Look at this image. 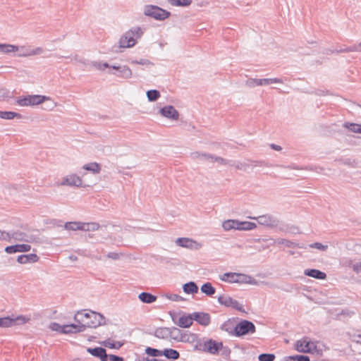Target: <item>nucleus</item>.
Wrapping results in <instances>:
<instances>
[{"label": "nucleus", "mask_w": 361, "mask_h": 361, "mask_svg": "<svg viewBox=\"0 0 361 361\" xmlns=\"http://www.w3.org/2000/svg\"><path fill=\"white\" fill-rule=\"evenodd\" d=\"M0 117L3 119H13L15 117L20 118V115L13 111H0Z\"/></svg>", "instance_id": "nucleus-33"}, {"label": "nucleus", "mask_w": 361, "mask_h": 361, "mask_svg": "<svg viewBox=\"0 0 361 361\" xmlns=\"http://www.w3.org/2000/svg\"><path fill=\"white\" fill-rule=\"evenodd\" d=\"M234 331L236 336H242L255 332V326L252 322L243 320L235 326Z\"/></svg>", "instance_id": "nucleus-7"}, {"label": "nucleus", "mask_w": 361, "mask_h": 361, "mask_svg": "<svg viewBox=\"0 0 361 361\" xmlns=\"http://www.w3.org/2000/svg\"><path fill=\"white\" fill-rule=\"evenodd\" d=\"M31 250V246L27 244H18L14 245L7 246L5 248L6 252L8 254H13L16 252H25Z\"/></svg>", "instance_id": "nucleus-14"}, {"label": "nucleus", "mask_w": 361, "mask_h": 361, "mask_svg": "<svg viewBox=\"0 0 361 361\" xmlns=\"http://www.w3.org/2000/svg\"><path fill=\"white\" fill-rule=\"evenodd\" d=\"M176 243L180 247L192 250H198L202 246L200 243L188 238H179L176 239Z\"/></svg>", "instance_id": "nucleus-10"}, {"label": "nucleus", "mask_w": 361, "mask_h": 361, "mask_svg": "<svg viewBox=\"0 0 361 361\" xmlns=\"http://www.w3.org/2000/svg\"><path fill=\"white\" fill-rule=\"evenodd\" d=\"M360 47H361V43L360 44Z\"/></svg>", "instance_id": "nucleus-55"}, {"label": "nucleus", "mask_w": 361, "mask_h": 361, "mask_svg": "<svg viewBox=\"0 0 361 361\" xmlns=\"http://www.w3.org/2000/svg\"><path fill=\"white\" fill-rule=\"evenodd\" d=\"M9 238H10V235L8 233H6L5 231H2L0 230V239L8 240Z\"/></svg>", "instance_id": "nucleus-49"}, {"label": "nucleus", "mask_w": 361, "mask_h": 361, "mask_svg": "<svg viewBox=\"0 0 361 361\" xmlns=\"http://www.w3.org/2000/svg\"><path fill=\"white\" fill-rule=\"evenodd\" d=\"M310 247L312 248H317L322 250H325L327 248L326 245H324L320 243H315L310 245Z\"/></svg>", "instance_id": "nucleus-45"}, {"label": "nucleus", "mask_w": 361, "mask_h": 361, "mask_svg": "<svg viewBox=\"0 0 361 361\" xmlns=\"http://www.w3.org/2000/svg\"><path fill=\"white\" fill-rule=\"evenodd\" d=\"M101 343H102V345H104L105 347H108L110 348H114L116 347V343H114V342H113V341H111V339L104 341Z\"/></svg>", "instance_id": "nucleus-46"}, {"label": "nucleus", "mask_w": 361, "mask_h": 361, "mask_svg": "<svg viewBox=\"0 0 361 361\" xmlns=\"http://www.w3.org/2000/svg\"><path fill=\"white\" fill-rule=\"evenodd\" d=\"M166 298L172 301H182L184 300L180 295H165Z\"/></svg>", "instance_id": "nucleus-44"}, {"label": "nucleus", "mask_w": 361, "mask_h": 361, "mask_svg": "<svg viewBox=\"0 0 361 361\" xmlns=\"http://www.w3.org/2000/svg\"><path fill=\"white\" fill-rule=\"evenodd\" d=\"M19 49L22 51L21 53L18 54V56L20 57H27L42 53V49L40 47H37L36 49H30L23 46L19 47Z\"/></svg>", "instance_id": "nucleus-15"}, {"label": "nucleus", "mask_w": 361, "mask_h": 361, "mask_svg": "<svg viewBox=\"0 0 361 361\" xmlns=\"http://www.w3.org/2000/svg\"><path fill=\"white\" fill-rule=\"evenodd\" d=\"M238 231H251L257 228L255 223L250 221H240Z\"/></svg>", "instance_id": "nucleus-27"}, {"label": "nucleus", "mask_w": 361, "mask_h": 361, "mask_svg": "<svg viewBox=\"0 0 361 361\" xmlns=\"http://www.w3.org/2000/svg\"><path fill=\"white\" fill-rule=\"evenodd\" d=\"M63 325H60L58 323L53 322L50 324V329L55 331L61 332L63 331Z\"/></svg>", "instance_id": "nucleus-43"}, {"label": "nucleus", "mask_w": 361, "mask_h": 361, "mask_svg": "<svg viewBox=\"0 0 361 361\" xmlns=\"http://www.w3.org/2000/svg\"><path fill=\"white\" fill-rule=\"evenodd\" d=\"M87 352L90 353L92 355L99 357L101 361H106L107 355L106 353V350L102 348H87Z\"/></svg>", "instance_id": "nucleus-18"}, {"label": "nucleus", "mask_w": 361, "mask_h": 361, "mask_svg": "<svg viewBox=\"0 0 361 361\" xmlns=\"http://www.w3.org/2000/svg\"><path fill=\"white\" fill-rule=\"evenodd\" d=\"M238 225L239 221L235 219L226 220L222 223V227L225 231L238 230Z\"/></svg>", "instance_id": "nucleus-22"}, {"label": "nucleus", "mask_w": 361, "mask_h": 361, "mask_svg": "<svg viewBox=\"0 0 361 361\" xmlns=\"http://www.w3.org/2000/svg\"><path fill=\"white\" fill-rule=\"evenodd\" d=\"M197 335L192 333H184L180 334V341L182 342L193 343L197 341Z\"/></svg>", "instance_id": "nucleus-26"}, {"label": "nucleus", "mask_w": 361, "mask_h": 361, "mask_svg": "<svg viewBox=\"0 0 361 361\" xmlns=\"http://www.w3.org/2000/svg\"><path fill=\"white\" fill-rule=\"evenodd\" d=\"M275 358V355L274 354H261L259 356V360L260 361H274Z\"/></svg>", "instance_id": "nucleus-41"}, {"label": "nucleus", "mask_w": 361, "mask_h": 361, "mask_svg": "<svg viewBox=\"0 0 361 361\" xmlns=\"http://www.w3.org/2000/svg\"><path fill=\"white\" fill-rule=\"evenodd\" d=\"M12 319L11 317H7L4 318L0 319V327L6 328L12 326Z\"/></svg>", "instance_id": "nucleus-36"}, {"label": "nucleus", "mask_w": 361, "mask_h": 361, "mask_svg": "<svg viewBox=\"0 0 361 361\" xmlns=\"http://www.w3.org/2000/svg\"><path fill=\"white\" fill-rule=\"evenodd\" d=\"M222 348V343L213 341L212 339L205 341L204 343H200V349L212 354H216Z\"/></svg>", "instance_id": "nucleus-9"}, {"label": "nucleus", "mask_w": 361, "mask_h": 361, "mask_svg": "<svg viewBox=\"0 0 361 361\" xmlns=\"http://www.w3.org/2000/svg\"><path fill=\"white\" fill-rule=\"evenodd\" d=\"M305 274L308 276L313 277L315 279H324L326 276V275L324 272H322L317 269L306 270L305 271Z\"/></svg>", "instance_id": "nucleus-24"}, {"label": "nucleus", "mask_w": 361, "mask_h": 361, "mask_svg": "<svg viewBox=\"0 0 361 361\" xmlns=\"http://www.w3.org/2000/svg\"><path fill=\"white\" fill-rule=\"evenodd\" d=\"M222 281L228 283H249L251 282V277L238 273H225L221 276Z\"/></svg>", "instance_id": "nucleus-4"}, {"label": "nucleus", "mask_w": 361, "mask_h": 361, "mask_svg": "<svg viewBox=\"0 0 361 361\" xmlns=\"http://www.w3.org/2000/svg\"><path fill=\"white\" fill-rule=\"evenodd\" d=\"M250 86H262L269 85L274 83H282V80L278 78H264V79H256L252 78L248 80Z\"/></svg>", "instance_id": "nucleus-11"}, {"label": "nucleus", "mask_w": 361, "mask_h": 361, "mask_svg": "<svg viewBox=\"0 0 361 361\" xmlns=\"http://www.w3.org/2000/svg\"><path fill=\"white\" fill-rule=\"evenodd\" d=\"M168 2L173 6L187 7L191 5L192 0H168Z\"/></svg>", "instance_id": "nucleus-31"}, {"label": "nucleus", "mask_w": 361, "mask_h": 361, "mask_svg": "<svg viewBox=\"0 0 361 361\" xmlns=\"http://www.w3.org/2000/svg\"><path fill=\"white\" fill-rule=\"evenodd\" d=\"M252 219L258 220L259 224L264 226H270L274 223V220L269 215H262L258 217H249Z\"/></svg>", "instance_id": "nucleus-23"}, {"label": "nucleus", "mask_w": 361, "mask_h": 361, "mask_svg": "<svg viewBox=\"0 0 361 361\" xmlns=\"http://www.w3.org/2000/svg\"><path fill=\"white\" fill-rule=\"evenodd\" d=\"M273 147H274L275 149H276V150H279V149H281V147H279V146H273Z\"/></svg>", "instance_id": "nucleus-53"}, {"label": "nucleus", "mask_w": 361, "mask_h": 361, "mask_svg": "<svg viewBox=\"0 0 361 361\" xmlns=\"http://www.w3.org/2000/svg\"><path fill=\"white\" fill-rule=\"evenodd\" d=\"M142 35V31L140 27L130 30L126 32L119 39V47L121 48H130L136 44L137 39Z\"/></svg>", "instance_id": "nucleus-2"}, {"label": "nucleus", "mask_w": 361, "mask_h": 361, "mask_svg": "<svg viewBox=\"0 0 361 361\" xmlns=\"http://www.w3.org/2000/svg\"><path fill=\"white\" fill-rule=\"evenodd\" d=\"M113 68H114V69H118V67L113 66Z\"/></svg>", "instance_id": "nucleus-54"}, {"label": "nucleus", "mask_w": 361, "mask_h": 361, "mask_svg": "<svg viewBox=\"0 0 361 361\" xmlns=\"http://www.w3.org/2000/svg\"><path fill=\"white\" fill-rule=\"evenodd\" d=\"M83 331V326L79 324H68L63 325V334H71Z\"/></svg>", "instance_id": "nucleus-21"}, {"label": "nucleus", "mask_w": 361, "mask_h": 361, "mask_svg": "<svg viewBox=\"0 0 361 361\" xmlns=\"http://www.w3.org/2000/svg\"><path fill=\"white\" fill-rule=\"evenodd\" d=\"M61 185H70V186H76V187H82V178L75 175L71 174L66 177L61 183Z\"/></svg>", "instance_id": "nucleus-12"}, {"label": "nucleus", "mask_w": 361, "mask_h": 361, "mask_svg": "<svg viewBox=\"0 0 361 361\" xmlns=\"http://www.w3.org/2000/svg\"><path fill=\"white\" fill-rule=\"evenodd\" d=\"M19 51V47L9 44H0V52L8 54Z\"/></svg>", "instance_id": "nucleus-25"}, {"label": "nucleus", "mask_w": 361, "mask_h": 361, "mask_svg": "<svg viewBox=\"0 0 361 361\" xmlns=\"http://www.w3.org/2000/svg\"><path fill=\"white\" fill-rule=\"evenodd\" d=\"M162 355H164L168 359L176 360L179 357V353L173 349H164L162 350Z\"/></svg>", "instance_id": "nucleus-30"}, {"label": "nucleus", "mask_w": 361, "mask_h": 361, "mask_svg": "<svg viewBox=\"0 0 361 361\" xmlns=\"http://www.w3.org/2000/svg\"><path fill=\"white\" fill-rule=\"evenodd\" d=\"M138 298L142 302L152 303L157 300L154 295H138Z\"/></svg>", "instance_id": "nucleus-34"}, {"label": "nucleus", "mask_w": 361, "mask_h": 361, "mask_svg": "<svg viewBox=\"0 0 361 361\" xmlns=\"http://www.w3.org/2000/svg\"><path fill=\"white\" fill-rule=\"evenodd\" d=\"M169 329L168 328H159L155 331V336L158 338H166L169 334Z\"/></svg>", "instance_id": "nucleus-35"}, {"label": "nucleus", "mask_w": 361, "mask_h": 361, "mask_svg": "<svg viewBox=\"0 0 361 361\" xmlns=\"http://www.w3.org/2000/svg\"><path fill=\"white\" fill-rule=\"evenodd\" d=\"M109 359L110 361H124L123 357L115 355H109Z\"/></svg>", "instance_id": "nucleus-48"}, {"label": "nucleus", "mask_w": 361, "mask_h": 361, "mask_svg": "<svg viewBox=\"0 0 361 361\" xmlns=\"http://www.w3.org/2000/svg\"><path fill=\"white\" fill-rule=\"evenodd\" d=\"M353 269L356 273H361V262H356L353 264Z\"/></svg>", "instance_id": "nucleus-47"}, {"label": "nucleus", "mask_w": 361, "mask_h": 361, "mask_svg": "<svg viewBox=\"0 0 361 361\" xmlns=\"http://www.w3.org/2000/svg\"><path fill=\"white\" fill-rule=\"evenodd\" d=\"M192 314L188 316H183L178 319L176 322L177 325L183 328H188L192 324Z\"/></svg>", "instance_id": "nucleus-20"}, {"label": "nucleus", "mask_w": 361, "mask_h": 361, "mask_svg": "<svg viewBox=\"0 0 361 361\" xmlns=\"http://www.w3.org/2000/svg\"><path fill=\"white\" fill-rule=\"evenodd\" d=\"M82 169L87 171H92L94 173H99L101 171V166L97 162L85 164L82 166Z\"/></svg>", "instance_id": "nucleus-29"}, {"label": "nucleus", "mask_w": 361, "mask_h": 361, "mask_svg": "<svg viewBox=\"0 0 361 361\" xmlns=\"http://www.w3.org/2000/svg\"><path fill=\"white\" fill-rule=\"evenodd\" d=\"M13 237L16 239V240H23V237H22V235L21 234H18V233H13Z\"/></svg>", "instance_id": "nucleus-51"}, {"label": "nucleus", "mask_w": 361, "mask_h": 361, "mask_svg": "<svg viewBox=\"0 0 361 361\" xmlns=\"http://www.w3.org/2000/svg\"><path fill=\"white\" fill-rule=\"evenodd\" d=\"M11 319L13 322L12 324H13V326H14V325H22V324H26L30 320V318L27 316L20 315V316H18L16 317H12Z\"/></svg>", "instance_id": "nucleus-28"}, {"label": "nucleus", "mask_w": 361, "mask_h": 361, "mask_svg": "<svg viewBox=\"0 0 361 361\" xmlns=\"http://www.w3.org/2000/svg\"><path fill=\"white\" fill-rule=\"evenodd\" d=\"M147 96L149 101H155L160 97V94L157 90H153L147 91Z\"/></svg>", "instance_id": "nucleus-37"}, {"label": "nucleus", "mask_w": 361, "mask_h": 361, "mask_svg": "<svg viewBox=\"0 0 361 361\" xmlns=\"http://www.w3.org/2000/svg\"><path fill=\"white\" fill-rule=\"evenodd\" d=\"M183 290L185 293H197L198 287L195 283L190 282L183 286Z\"/></svg>", "instance_id": "nucleus-32"}, {"label": "nucleus", "mask_w": 361, "mask_h": 361, "mask_svg": "<svg viewBox=\"0 0 361 361\" xmlns=\"http://www.w3.org/2000/svg\"><path fill=\"white\" fill-rule=\"evenodd\" d=\"M49 97L42 95H28L22 99H19L17 101L18 105L25 106H33L43 103L44 102L49 100Z\"/></svg>", "instance_id": "nucleus-6"}, {"label": "nucleus", "mask_w": 361, "mask_h": 361, "mask_svg": "<svg viewBox=\"0 0 361 361\" xmlns=\"http://www.w3.org/2000/svg\"><path fill=\"white\" fill-rule=\"evenodd\" d=\"M39 257L35 254L22 255L18 257L17 261L20 264H26L28 262H36Z\"/></svg>", "instance_id": "nucleus-19"}, {"label": "nucleus", "mask_w": 361, "mask_h": 361, "mask_svg": "<svg viewBox=\"0 0 361 361\" xmlns=\"http://www.w3.org/2000/svg\"><path fill=\"white\" fill-rule=\"evenodd\" d=\"M161 114L164 116L173 120H177L178 118V113L172 106H167L162 108L161 109Z\"/></svg>", "instance_id": "nucleus-16"}, {"label": "nucleus", "mask_w": 361, "mask_h": 361, "mask_svg": "<svg viewBox=\"0 0 361 361\" xmlns=\"http://www.w3.org/2000/svg\"><path fill=\"white\" fill-rule=\"evenodd\" d=\"M345 127L350 131L361 133V125L356 123L346 124Z\"/></svg>", "instance_id": "nucleus-40"}, {"label": "nucleus", "mask_w": 361, "mask_h": 361, "mask_svg": "<svg viewBox=\"0 0 361 361\" xmlns=\"http://www.w3.org/2000/svg\"><path fill=\"white\" fill-rule=\"evenodd\" d=\"M75 321L83 326V331L85 327H97L104 324V317L95 312L85 310L78 311L74 316Z\"/></svg>", "instance_id": "nucleus-1"}, {"label": "nucleus", "mask_w": 361, "mask_h": 361, "mask_svg": "<svg viewBox=\"0 0 361 361\" xmlns=\"http://www.w3.org/2000/svg\"><path fill=\"white\" fill-rule=\"evenodd\" d=\"M193 320L197 321L203 326H207L210 323V317L208 314L195 312L192 314Z\"/></svg>", "instance_id": "nucleus-17"}, {"label": "nucleus", "mask_w": 361, "mask_h": 361, "mask_svg": "<svg viewBox=\"0 0 361 361\" xmlns=\"http://www.w3.org/2000/svg\"><path fill=\"white\" fill-rule=\"evenodd\" d=\"M68 231H96L99 225L96 223L68 222L65 224Z\"/></svg>", "instance_id": "nucleus-5"}, {"label": "nucleus", "mask_w": 361, "mask_h": 361, "mask_svg": "<svg viewBox=\"0 0 361 361\" xmlns=\"http://www.w3.org/2000/svg\"><path fill=\"white\" fill-rule=\"evenodd\" d=\"M288 359L291 360H297V361H310V358L308 356L302 355L290 356L288 357Z\"/></svg>", "instance_id": "nucleus-42"}, {"label": "nucleus", "mask_w": 361, "mask_h": 361, "mask_svg": "<svg viewBox=\"0 0 361 361\" xmlns=\"http://www.w3.org/2000/svg\"><path fill=\"white\" fill-rule=\"evenodd\" d=\"M115 343H116V347L114 348H116V349L120 348L123 345V343L119 341H118Z\"/></svg>", "instance_id": "nucleus-52"}, {"label": "nucleus", "mask_w": 361, "mask_h": 361, "mask_svg": "<svg viewBox=\"0 0 361 361\" xmlns=\"http://www.w3.org/2000/svg\"><path fill=\"white\" fill-rule=\"evenodd\" d=\"M218 300L221 305L226 307H231L237 310L241 308L240 305L236 300L232 299L229 295H219Z\"/></svg>", "instance_id": "nucleus-13"}, {"label": "nucleus", "mask_w": 361, "mask_h": 361, "mask_svg": "<svg viewBox=\"0 0 361 361\" xmlns=\"http://www.w3.org/2000/svg\"><path fill=\"white\" fill-rule=\"evenodd\" d=\"M145 351H146V353L150 356L158 357V356L162 355V350L152 348L149 347L147 348Z\"/></svg>", "instance_id": "nucleus-38"}, {"label": "nucleus", "mask_w": 361, "mask_h": 361, "mask_svg": "<svg viewBox=\"0 0 361 361\" xmlns=\"http://www.w3.org/2000/svg\"><path fill=\"white\" fill-rule=\"evenodd\" d=\"M201 290L203 293H214L215 289L212 287L210 283H204L202 288Z\"/></svg>", "instance_id": "nucleus-39"}, {"label": "nucleus", "mask_w": 361, "mask_h": 361, "mask_svg": "<svg viewBox=\"0 0 361 361\" xmlns=\"http://www.w3.org/2000/svg\"><path fill=\"white\" fill-rule=\"evenodd\" d=\"M316 348V344L307 338L298 341L295 345L296 350L302 353H314Z\"/></svg>", "instance_id": "nucleus-8"}, {"label": "nucleus", "mask_w": 361, "mask_h": 361, "mask_svg": "<svg viewBox=\"0 0 361 361\" xmlns=\"http://www.w3.org/2000/svg\"><path fill=\"white\" fill-rule=\"evenodd\" d=\"M144 13L157 20H164L170 16V13L156 6H147L145 8Z\"/></svg>", "instance_id": "nucleus-3"}, {"label": "nucleus", "mask_w": 361, "mask_h": 361, "mask_svg": "<svg viewBox=\"0 0 361 361\" xmlns=\"http://www.w3.org/2000/svg\"><path fill=\"white\" fill-rule=\"evenodd\" d=\"M124 74L126 77L130 76L132 74L131 70L128 67L123 68Z\"/></svg>", "instance_id": "nucleus-50"}]
</instances>
